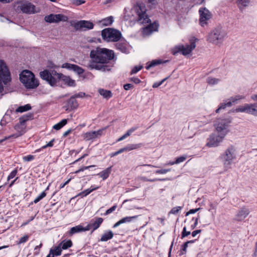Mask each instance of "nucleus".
Wrapping results in <instances>:
<instances>
[{
	"instance_id": "obj_1",
	"label": "nucleus",
	"mask_w": 257,
	"mask_h": 257,
	"mask_svg": "<svg viewBox=\"0 0 257 257\" xmlns=\"http://www.w3.org/2000/svg\"><path fill=\"white\" fill-rule=\"evenodd\" d=\"M114 57L113 51L104 48L97 47L90 52L91 61L87 67L90 70L95 69L102 72L109 71L112 67V65L109 62Z\"/></svg>"
},
{
	"instance_id": "obj_2",
	"label": "nucleus",
	"mask_w": 257,
	"mask_h": 257,
	"mask_svg": "<svg viewBox=\"0 0 257 257\" xmlns=\"http://www.w3.org/2000/svg\"><path fill=\"white\" fill-rule=\"evenodd\" d=\"M40 76L42 79L46 80L52 86L56 85L60 80L69 86H75V81L69 76L57 73L54 70L50 73L48 70H45L40 72Z\"/></svg>"
},
{
	"instance_id": "obj_3",
	"label": "nucleus",
	"mask_w": 257,
	"mask_h": 257,
	"mask_svg": "<svg viewBox=\"0 0 257 257\" xmlns=\"http://www.w3.org/2000/svg\"><path fill=\"white\" fill-rule=\"evenodd\" d=\"M20 79L27 89H34L37 87L39 83L34 74L30 71L25 70L20 74Z\"/></svg>"
},
{
	"instance_id": "obj_4",
	"label": "nucleus",
	"mask_w": 257,
	"mask_h": 257,
	"mask_svg": "<svg viewBox=\"0 0 257 257\" xmlns=\"http://www.w3.org/2000/svg\"><path fill=\"white\" fill-rule=\"evenodd\" d=\"M33 117V114L31 113H29L27 114L24 115L22 117L19 118V123H17L15 126V129L17 131V133L11 135L8 137H6L4 139L1 140L0 143H2L5 140H7L8 139L14 138H17L22 135H23L25 133V129L26 127L25 122L31 119Z\"/></svg>"
},
{
	"instance_id": "obj_5",
	"label": "nucleus",
	"mask_w": 257,
	"mask_h": 257,
	"mask_svg": "<svg viewBox=\"0 0 257 257\" xmlns=\"http://www.w3.org/2000/svg\"><path fill=\"white\" fill-rule=\"evenodd\" d=\"M226 35L225 31L221 27H217L209 34L208 41L217 45L222 42Z\"/></svg>"
},
{
	"instance_id": "obj_6",
	"label": "nucleus",
	"mask_w": 257,
	"mask_h": 257,
	"mask_svg": "<svg viewBox=\"0 0 257 257\" xmlns=\"http://www.w3.org/2000/svg\"><path fill=\"white\" fill-rule=\"evenodd\" d=\"M196 47L195 40H190V44L186 45H178L175 46L171 49V53L173 55H176L178 53H181L184 56H186L193 51Z\"/></svg>"
},
{
	"instance_id": "obj_7",
	"label": "nucleus",
	"mask_w": 257,
	"mask_h": 257,
	"mask_svg": "<svg viewBox=\"0 0 257 257\" xmlns=\"http://www.w3.org/2000/svg\"><path fill=\"white\" fill-rule=\"evenodd\" d=\"M223 162L224 167L226 170L230 168V165L232 161L236 158L235 149L232 146H230L226 149L224 153L220 156Z\"/></svg>"
},
{
	"instance_id": "obj_8",
	"label": "nucleus",
	"mask_w": 257,
	"mask_h": 257,
	"mask_svg": "<svg viewBox=\"0 0 257 257\" xmlns=\"http://www.w3.org/2000/svg\"><path fill=\"white\" fill-rule=\"evenodd\" d=\"M102 38L107 41H118L121 37L120 32L113 28L104 29L101 31Z\"/></svg>"
},
{
	"instance_id": "obj_9",
	"label": "nucleus",
	"mask_w": 257,
	"mask_h": 257,
	"mask_svg": "<svg viewBox=\"0 0 257 257\" xmlns=\"http://www.w3.org/2000/svg\"><path fill=\"white\" fill-rule=\"evenodd\" d=\"M11 79V74L8 67L4 61L0 60V92L4 88L2 82L7 84Z\"/></svg>"
},
{
	"instance_id": "obj_10",
	"label": "nucleus",
	"mask_w": 257,
	"mask_h": 257,
	"mask_svg": "<svg viewBox=\"0 0 257 257\" xmlns=\"http://www.w3.org/2000/svg\"><path fill=\"white\" fill-rule=\"evenodd\" d=\"M231 121L228 118H218L215 123V129L218 133L223 136H225L229 132V126Z\"/></svg>"
},
{
	"instance_id": "obj_11",
	"label": "nucleus",
	"mask_w": 257,
	"mask_h": 257,
	"mask_svg": "<svg viewBox=\"0 0 257 257\" xmlns=\"http://www.w3.org/2000/svg\"><path fill=\"white\" fill-rule=\"evenodd\" d=\"M146 8L143 4L137 5L136 12L138 15V22L141 24H145L151 23V20L146 14Z\"/></svg>"
},
{
	"instance_id": "obj_12",
	"label": "nucleus",
	"mask_w": 257,
	"mask_h": 257,
	"mask_svg": "<svg viewBox=\"0 0 257 257\" xmlns=\"http://www.w3.org/2000/svg\"><path fill=\"white\" fill-rule=\"evenodd\" d=\"M224 136L218 134V135L211 134L207 140L206 146L209 147H216L223 141Z\"/></svg>"
},
{
	"instance_id": "obj_13",
	"label": "nucleus",
	"mask_w": 257,
	"mask_h": 257,
	"mask_svg": "<svg viewBox=\"0 0 257 257\" xmlns=\"http://www.w3.org/2000/svg\"><path fill=\"white\" fill-rule=\"evenodd\" d=\"M244 98V96L239 95L231 97L230 99L226 100L223 103H221L219 107L216 110V112L218 113L220 110L224 109L226 107H230L232 103H234L237 100H241Z\"/></svg>"
},
{
	"instance_id": "obj_14",
	"label": "nucleus",
	"mask_w": 257,
	"mask_h": 257,
	"mask_svg": "<svg viewBox=\"0 0 257 257\" xmlns=\"http://www.w3.org/2000/svg\"><path fill=\"white\" fill-rule=\"evenodd\" d=\"M199 13L200 14V24L201 26L204 27V25L207 24V21L211 18V13L205 8L200 9Z\"/></svg>"
},
{
	"instance_id": "obj_15",
	"label": "nucleus",
	"mask_w": 257,
	"mask_h": 257,
	"mask_svg": "<svg viewBox=\"0 0 257 257\" xmlns=\"http://www.w3.org/2000/svg\"><path fill=\"white\" fill-rule=\"evenodd\" d=\"M45 20L48 23H58L60 21L66 22L68 17L62 14H50L45 17Z\"/></svg>"
},
{
	"instance_id": "obj_16",
	"label": "nucleus",
	"mask_w": 257,
	"mask_h": 257,
	"mask_svg": "<svg viewBox=\"0 0 257 257\" xmlns=\"http://www.w3.org/2000/svg\"><path fill=\"white\" fill-rule=\"evenodd\" d=\"M73 27L76 30H86L93 29L94 25L89 21L81 20L75 23Z\"/></svg>"
},
{
	"instance_id": "obj_17",
	"label": "nucleus",
	"mask_w": 257,
	"mask_h": 257,
	"mask_svg": "<svg viewBox=\"0 0 257 257\" xmlns=\"http://www.w3.org/2000/svg\"><path fill=\"white\" fill-rule=\"evenodd\" d=\"M159 27V24L156 22L152 24H150L149 25L143 29V34L144 35L148 36L151 35L153 32L157 31Z\"/></svg>"
},
{
	"instance_id": "obj_18",
	"label": "nucleus",
	"mask_w": 257,
	"mask_h": 257,
	"mask_svg": "<svg viewBox=\"0 0 257 257\" xmlns=\"http://www.w3.org/2000/svg\"><path fill=\"white\" fill-rule=\"evenodd\" d=\"M62 67L66 68L69 70H73L79 75L82 74L84 71L83 69L79 66L68 63H64L62 65Z\"/></svg>"
},
{
	"instance_id": "obj_19",
	"label": "nucleus",
	"mask_w": 257,
	"mask_h": 257,
	"mask_svg": "<svg viewBox=\"0 0 257 257\" xmlns=\"http://www.w3.org/2000/svg\"><path fill=\"white\" fill-rule=\"evenodd\" d=\"M249 212L248 208L243 207L237 212L235 219L238 221H242L248 216Z\"/></svg>"
},
{
	"instance_id": "obj_20",
	"label": "nucleus",
	"mask_w": 257,
	"mask_h": 257,
	"mask_svg": "<svg viewBox=\"0 0 257 257\" xmlns=\"http://www.w3.org/2000/svg\"><path fill=\"white\" fill-rule=\"evenodd\" d=\"M21 11L27 14H32L36 12L35 11V6L30 3H25L20 6Z\"/></svg>"
},
{
	"instance_id": "obj_21",
	"label": "nucleus",
	"mask_w": 257,
	"mask_h": 257,
	"mask_svg": "<svg viewBox=\"0 0 257 257\" xmlns=\"http://www.w3.org/2000/svg\"><path fill=\"white\" fill-rule=\"evenodd\" d=\"M103 129L99 130L97 131H92L87 132L83 135V138L86 141H89L91 139H95L98 136L101 135Z\"/></svg>"
},
{
	"instance_id": "obj_22",
	"label": "nucleus",
	"mask_w": 257,
	"mask_h": 257,
	"mask_svg": "<svg viewBox=\"0 0 257 257\" xmlns=\"http://www.w3.org/2000/svg\"><path fill=\"white\" fill-rule=\"evenodd\" d=\"M103 221V218L101 217H96L90 220L89 223L92 229L91 233L99 227Z\"/></svg>"
},
{
	"instance_id": "obj_23",
	"label": "nucleus",
	"mask_w": 257,
	"mask_h": 257,
	"mask_svg": "<svg viewBox=\"0 0 257 257\" xmlns=\"http://www.w3.org/2000/svg\"><path fill=\"white\" fill-rule=\"evenodd\" d=\"M138 217V215H135L133 216H126L123 217L116 222L113 225V228H116L119 225L122 223H129L132 222L133 220L137 219Z\"/></svg>"
},
{
	"instance_id": "obj_24",
	"label": "nucleus",
	"mask_w": 257,
	"mask_h": 257,
	"mask_svg": "<svg viewBox=\"0 0 257 257\" xmlns=\"http://www.w3.org/2000/svg\"><path fill=\"white\" fill-rule=\"evenodd\" d=\"M67 104L71 109H76L78 106V102L73 95L68 100Z\"/></svg>"
},
{
	"instance_id": "obj_25",
	"label": "nucleus",
	"mask_w": 257,
	"mask_h": 257,
	"mask_svg": "<svg viewBox=\"0 0 257 257\" xmlns=\"http://www.w3.org/2000/svg\"><path fill=\"white\" fill-rule=\"evenodd\" d=\"M113 236V233L111 230L105 231L101 236L100 240L101 241H106L111 239Z\"/></svg>"
},
{
	"instance_id": "obj_26",
	"label": "nucleus",
	"mask_w": 257,
	"mask_h": 257,
	"mask_svg": "<svg viewBox=\"0 0 257 257\" xmlns=\"http://www.w3.org/2000/svg\"><path fill=\"white\" fill-rule=\"evenodd\" d=\"M111 172V167H108L104 170L101 171L98 175L102 178L103 180L106 179L109 176Z\"/></svg>"
},
{
	"instance_id": "obj_27",
	"label": "nucleus",
	"mask_w": 257,
	"mask_h": 257,
	"mask_svg": "<svg viewBox=\"0 0 257 257\" xmlns=\"http://www.w3.org/2000/svg\"><path fill=\"white\" fill-rule=\"evenodd\" d=\"M199 215L196 218L192 217L190 219H186L185 220L184 222L186 223H187L188 225H189L192 221H194V223L193 224H190V228L191 229H194L197 225L198 224V220L199 219Z\"/></svg>"
},
{
	"instance_id": "obj_28",
	"label": "nucleus",
	"mask_w": 257,
	"mask_h": 257,
	"mask_svg": "<svg viewBox=\"0 0 257 257\" xmlns=\"http://www.w3.org/2000/svg\"><path fill=\"white\" fill-rule=\"evenodd\" d=\"M59 246L62 249H67L72 245V242L71 240H63L59 244Z\"/></svg>"
},
{
	"instance_id": "obj_29",
	"label": "nucleus",
	"mask_w": 257,
	"mask_h": 257,
	"mask_svg": "<svg viewBox=\"0 0 257 257\" xmlns=\"http://www.w3.org/2000/svg\"><path fill=\"white\" fill-rule=\"evenodd\" d=\"M98 92L104 98L106 99H108L111 97L112 96V93L110 90H107L104 89H99L98 90Z\"/></svg>"
},
{
	"instance_id": "obj_30",
	"label": "nucleus",
	"mask_w": 257,
	"mask_h": 257,
	"mask_svg": "<svg viewBox=\"0 0 257 257\" xmlns=\"http://www.w3.org/2000/svg\"><path fill=\"white\" fill-rule=\"evenodd\" d=\"M82 232V226L78 225L72 227L69 231V234L72 235L74 234Z\"/></svg>"
},
{
	"instance_id": "obj_31",
	"label": "nucleus",
	"mask_w": 257,
	"mask_h": 257,
	"mask_svg": "<svg viewBox=\"0 0 257 257\" xmlns=\"http://www.w3.org/2000/svg\"><path fill=\"white\" fill-rule=\"evenodd\" d=\"M62 249L58 245L57 246L54 247L53 248H51L50 250V254H52L53 256H59L61 254Z\"/></svg>"
},
{
	"instance_id": "obj_32",
	"label": "nucleus",
	"mask_w": 257,
	"mask_h": 257,
	"mask_svg": "<svg viewBox=\"0 0 257 257\" xmlns=\"http://www.w3.org/2000/svg\"><path fill=\"white\" fill-rule=\"evenodd\" d=\"M113 17L109 16L101 20V23L104 26H109L113 22Z\"/></svg>"
},
{
	"instance_id": "obj_33",
	"label": "nucleus",
	"mask_w": 257,
	"mask_h": 257,
	"mask_svg": "<svg viewBox=\"0 0 257 257\" xmlns=\"http://www.w3.org/2000/svg\"><path fill=\"white\" fill-rule=\"evenodd\" d=\"M67 123V119H63L61 121H60L59 122L57 123V124H55L53 128L56 130H59L61 129L63 126H64L65 124H66Z\"/></svg>"
},
{
	"instance_id": "obj_34",
	"label": "nucleus",
	"mask_w": 257,
	"mask_h": 257,
	"mask_svg": "<svg viewBox=\"0 0 257 257\" xmlns=\"http://www.w3.org/2000/svg\"><path fill=\"white\" fill-rule=\"evenodd\" d=\"M31 109V106L30 104H27L24 106H19L17 109L16 112H23L28 110H29Z\"/></svg>"
},
{
	"instance_id": "obj_35",
	"label": "nucleus",
	"mask_w": 257,
	"mask_h": 257,
	"mask_svg": "<svg viewBox=\"0 0 257 257\" xmlns=\"http://www.w3.org/2000/svg\"><path fill=\"white\" fill-rule=\"evenodd\" d=\"M142 146L141 144H130L125 147L126 151H130L135 149H138Z\"/></svg>"
},
{
	"instance_id": "obj_36",
	"label": "nucleus",
	"mask_w": 257,
	"mask_h": 257,
	"mask_svg": "<svg viewBox=\"0 0 257 257\" xmlns=\"http://www.w3.org/2000/svg\"><path fill=\"white\" fill-rule=\"evenodd\" d=\"M137 179L138 180H139L143 181H149V182H155V181H165L166 180V179H158V178L153 179H149L147 178L146 177H143V176L138 177Z\"/></svg>"
},
{
	"instance_id": "obj_37",
	"label": "nucleus",
	"mask_w": 257,
	"mask_h": 257,
	"mask_svg": "<svg viewBox=\"0 0 257 257\" xmlns=\"http://www.w3.org/2000/svg\"><path fill=\"white\" fill-rule=\"evenodd\" d=\"M98 188H99L98 187H94L92 189H86V190H84V191L80 192L78 195V196H81L82 197L86 196L87 195H88L89 194H90L92 191L97 190Z\"/></svg>"
},
{
	"instance_id": "obj_38",
	"label": "nucleus",
	"mask_w": 257,
	"mask_h": 257,
	"mask_svg": "<svg viewBox=\"0 0 257 257\" xmlns=\"http://www.w3.org/2000/svg\"><path fill=\"white\" fill-rule=\"evenodd\" d=\"M249 0H238L237 2V4L239 9H243L244 7L248 6L249 3Z\"/></svg>"
},
{
	"instance_id": "obj_39",
	"label": "nucleus",
	"mask_w": 257,
	"mask_h": 257,
	"mask_svg": "<svg viewBox=\"0 0 257 257\" xmlns=\"http://www.w3.org/2000/svg\"><path fill=\"white\" fill-rule=\"evenodd\" d=\"M219 79L211 77H208L207 79V82L210 85H214L218 83L219 82Z\"/></svg>"
},
{
	"instance_id": "obj_40",
	"label": "nucleus",
	"mask_w": 257,
	"mask_h": 257,
	"mask_svg": "<svg viewBox=\"0 0 257 257\" xmlns=\"http://www.w3.org/2000/svg\"><path fill=\"white\" fill-rule=\"evenodd\" d=\"M162 63L161 61L160 60H153L150 64H149L148 65H147L146 67V68L148 70L149 69H150L151 67H153L157 65H159L160 64H161Z\"/></svg>"
},
{
	"instance_id": "obj_41",
	"label": "nucleus",
	"mask_w": 257,
	"mask_h": 257,
	"mask_svg": "<svg viewBox=\"0 0 257 257\" xmlns=\"http://www.w3.org/2000/svg\"><path fill=\"white\" fill-rule=\"evenodd\" d=\"M45 191L42 192L38 197H37L34 200L33 202L35 204L37 203L41 200L44 198L46 196Z\"/></svg>"
},
{
	"instance_id": "obj_42",
	"label": "nucleus",
	"mask_w": 257,
	"mask_h": 257,
	"mask_svg": "<svg viewBox=\"0 0 257 257\" xmlns=\"http://www.w3.org/2000/svg\"><path fill=\"white\" fill-rule=\"evenodd\" d=\"M55 141V139H52L51 141H50L48 144H47L46 145H44L41 147L40 149H38L36 151V152H39L42 149H46L48 147H52L54 145V142Z\"/></svg>"
},
{
	"instance_id": "obj_43",
	"label": "nucleus",
	"mask_w": 257,
	"mask_h": 257,
	"mask_svg": "<svg viewBox=\"0 0 257 257\" xmlns=\"http://www.w3.org/2000/svg\"><path fill=\"white\" fill-rule=\"evenodd\" d=\"M236 112H246V104H245L243 106H240L237 107L234 111Z\"/></svg>"
},
{
	"instance_id": "obj_44",
	"label": "nucleus",
	"mask_w": 257,
	"mask_h": 257,
	"mask_svg": "<svg viewBox=\"0 0 257 257\" xmlns=\"http://www.w3.org/2000/svg\"><path fill=\"white\" fill-rule=\"evenodd\" d=\"M182 209V207L181 206H177L173 207L171 211H170V213L176 214H177Z\"/></svg>"
},
{
	"instance_id": "obj_45",
	"label": "nucleus",
	"mask_w": 257,
	"mask_h": 257,
	"mask_svg": "<svg viewBox=\"0 0 257 257\" xmlns=\"http://www.w3.org/2000/svg\"><path fill=\"white\" fill-rule=\"evenodd\" d=\"M186 158H187V156L186 155H184V156L179 157L176 158V161H175V163L177 164H178L181 163L182 162H183L184 161H185Z\"/></svg>"
},
{
	"instance_id": "obj_46",
	"label": "nucleus",
	"mask_w": 257,
	"mask_h": 257,
	"mask_svg": "<svg viewBox=\"0 0 257 257\" xmlns=\"http://www.w3.org/2000/svg\"><path fill=\"white\" fill-rule=\"evenodd\" d=\"M253 106L252 103L251 104H246V113L251 114L253 110Z\"/></svg>"
},
{
	"instance_id": "obj_47",
	"label": "nucleus",
	"mask_w": 257,
	"mask_h": 257,
	"mask_svg": "<svg viewBox=\"0 0 257 257\" xmlns=\"http://www.w3.org/2000/svg\"><path fill=\"white\" fill-rule=\"evenodd\" d=\"M142 68H143V66H141V65H140V66H136L132 70V71L131 72V74L132 75L133 74H135V73H137L139 71L141 70Z\"/></svg>"
},
{
	"instance_id": "obj_48",
	"label": "nucleus",
	"mask_w": 257,
	"mask_h": 257,
	"mask_svg": "<svg viewBox=\"0 0 257 257\" xmlns=\"http://www.w3.org/2000/svg\"><path fill=\"white\" fill-rule=\"evenodd\" d=\"M190 234H191L190 231H187L186 230V226L184 227L182 232V238L186 237V236H188L189 235H190Z\"/></svg>"
},
{
	"instance_id": "obj_49",
	"label": "nucleus",
	"mask_w": 257,
	"mask_h": 257,
	"mask_svg": "<svg viewBox=\"0 0 257 257\" xmlns=\"http://www.w3.org/2000/svg\"><path fill=\"white\" fill-rule=\"evenodd\" d=\"M17 170L15 169L13 170L8 177V180H10L11 179L14 178L17 174Z\"/></svg>"
},
{
	"instance_id": "obj_50",
	"label": "nucleus",
	"mask_w": 257,
	"mask_h": 257,
	"mask_svg": "<svg viewBox=\"0 0 257 257\" xmlns=\"http://www.w3.org/2000/svg\"><path fill=\"white\" fill-rule=\"evenodd\" d=\"M170 171L171 169L158 170L155 171V173L163 174H166L167 172H170Z\"/></svg>"
},
{
	"instance_id": "obj_51",
	"label": "nucleus",
	"mask_w": 257,
	"mask_h": 257,
	"mask_svg": "<svg viewBox=\"0 0 257 257\" xmlns=\"http://www.w3.org/2000/svg\"><path fill=\"white\" fill-rule=\"evenodd\" d=\"M188 243H187V242H185L184 243V244L183 245V248L182 249V250L180 251V255H182L184 254H185L186 252V249H187V247H188Z\"/></svg>"
},
{
	"instance_id": "obj_52",
	"label": "nucleus",
	"mask_w": 257,
	"mask_h": 257,
	"mask_svg": "<svg viewBox=\"0 0 257 257\" xmlns=\"http://www.w3.org/2000/svg\"><path fill=\"white\" fill-rule=\"evenodd\" d=\"M29 239V236L28 235H25L22 237H21L18 242V244H21L26 242Z\"/></svg>"
},
{
	"instance_id": "obj_53",
	"label": "nucleus",
	"mask_w": 257,
	"mask_h": 257,
	"mask_svg": "<svg viewBox=\"0 0 257 257\" xmlns=\"http://www.w3.org/2000/svg\"><path fill=\"white\" fill-rule=\"evenodd\" d=\"M116 207H117L116 205H114L112 207H111V208H110L109 209H107L104 213V215H107L111 213V212H112L113 211H114L115 210V209L116 208Z\"/></svg>"
},
{
	"instance_id": "obj_54",
	"label": "nucleus",
	"mask_w": 257,
	"mask_h": 257,
	"mask_svg": "<svg viewBox=\"0 0 257 257\" xmlns=\"http://www.w3.org/2000/svg\"><path fill=\"white\" fill-rule=\"evenodd\" d=\"M167 79V78H166L164 79H163L162 81H160V82H155L154 83V84L153 85V88H157L159 86H160L161 84H163V83Z\"/></svg>"
},
{
	"instance_id": "obj_55",
	"label": "nucleus",
	"mask_w": 257,
	"mask_h": 257,
	"mask_svg": "<svg viewBox=\"0 0 257 257\" xmlns=\"http://www.w3.org/2000/svg\"><path fill=\"white\" fill-rule=\"evenodd\" d=\"M94 167H95L94 165H91V166H86V167H83L81 168L80 169H79V170H78L77 171H76L75 172V173H78L80 172L83 171H84L86 169H88L90 168Z\"/></svg>"
},
{
	"instance_id": "obj_56",
	"label": "nucleus",
	"mask_w": 257,
	"mask_h": 257,
	"mask_svg": "<svg viewBox=\"0 0 257 257\" xmlns=\"http://www.w3.org/2000/svg\"><path fill=\"white\" fill-rule=\"evenodd\" d=\"M252 106H253L252 115L254 116H257V103H252Z\"/></svg>"
},
{
	"instance_id": "obj_57",
	"label": "nucleus",
	"mask_w": 257,
	"mask_h": 257,
	"mask_svg": "<svg viewBox=\"0 0 257 257\" xmlns=\"http://www.w3.org/2000/svg\"><path fill=\"white\" fill-rule=\"evenodd\" d=\"M200 209V208H198L196 209H190L189 211H188L186 214V216H188L190 214H194L197 212Z\"/></svg>"
},
{
	"instance_id": "obj_58",
	"label": "nucleus",
	"mask_w": 257,
	"mask_h": 257,
	"mask_svg": "<svg viewBox=\"0 0 257 257\" xmlns=\"http://www.w3.org/2000/svg\"><path fill=\"white\" fill-rule=\"evenodd\" d=\"M34 156H33V155H28V156L24 157H23V160L25 161L29 162V161H31L33 160L34 159Z\"/></svg>"
},
{
	"instance_id": "obj_59",
	"label": "nucleus",
	"mask_w": 257,
	"mask_h": 257,
	"mask_svg": "<svg viewBox=\"0 0 257 257\" xmlns=\"http://www.w3.org/2000/svg\"><path fill=\"white\" fill-rule=\"evenodd\" d=\"M85 95V93H84V92H79L76 94H75L74 95H73L75 98H82Z\"/></svg>"
},
{
	"instance_id": "obj_60",
	"label": "nucleus",
	"mask_w": 257,
	"mask_h": 257,
	"mask_svg": "<svg viewBox=\"0 0 257 257\" xmlns=\"http://www.w3.org/2000/svg\"><path fill=\"white\" fill-rule=\"evenodd\" d=\"M133 87V85L132 84L127 83L123 85V88L125 90H128Z\"/></svg>"
},
{
	"instance_id": "obj_61",
	"label": "nucleus",
	"mask_w": 257,
	"mask_h": 257,
	"mask_svg": "<svg viewBox=\"0 0 257 257\" xmlns=\"http://www.w3.org/2000/svg\"><path fill=\"white\" fill-rule=\"evenodd\" d=\"M42 245V244L41 243L39 245H37L35 247V250H36V251L34 252V255H37L39 254V248L41 247Z\"/></svg>"
},
{
	"instance_id": "obj_62",
	"label": "nucleus",
	"mask_w": 257,
	"mask_h": 257,
	"mask_svg": "<svg viewBox=\"0 0 257 257\" xmlns=\"http://www.w3.org/2000/svg\"><path fill=\"white\" fill-rule=\"evenodd\" d=\"M92 228L90 223H89L86 227L82 226V232L86 231L91 229Z\"/></svg>"
},
{
	"instance_id": "obj_63",
	"label": "nucleus",
	"mask_w": 257,
	"mask_h": 257,
	"mask_svg": "<svg viewBox=\"0 0 257 257\" xmlns=\"http://www.w3.org/2000/svg\"><path fill=\"white\" fill-rule=\"evenodd\" d=\"M84 0H75L74 4L76 5L77 6L81 5V4H83L85 3Z\"/></svg>"
},
{
	"instance_id": "obj_64",
	"label": "nucleus",
	"mask_w": 257,
	"mask_h": 257,
	"mask_svg": "<svg viewBox=\"0 0 257 257\" xmlns=\"http://www.w3.org/2000/svg\"><path fill=\"white\" fill-rule=\"evenodd\" d=\"M131 80L136 84H139L141 82V80L137 77H132Z\"/></svg>"
}]
</instances>
